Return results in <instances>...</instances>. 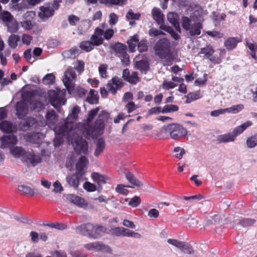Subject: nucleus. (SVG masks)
<instances>
[{
	"instance_id": "f257e3e1",
	"label": "nucleus",
	"mask_w": 257,
	"mask_h": 257,
	"mask_svg": "<svg viewBox=\"0 0 257 257\" xmlns=\"http://www.w3.org/2000/svg\"><path fill=\"white\" fill-rule=\"evenodd\" d=\"M110 118V114L102 110L98 114L93 126L87 125L84 129L82 134L87 139L100 136L103 133L105 127V122Z\"/></svg>"
},
{
	"instance_id": "f03ea898",
	"label": "nucleus",
	"mask_w": 257,
	"mask_h": 257,
	"mask_svg": "<svg viewBox=\"0 0 257 257\" xmlns=\"http://www.w3.org/2000/svg\"><path fill=\"white\" fill-rule=\"evenodd\" d=\"M79 112V107L78 106H74L66 119L61 121L54 127L53 131L55 133L63 136L67 134L72 128V123L77 120Z\"/></svg>"
},
{
	"instance_id": "7ed1b4c3",
	"label": "nucleus",
	"mask_w": 257,
	"mask_h": 257,
	"mask_svg": "<svg viewBox=\"0 0 257 257\" xmlns=\"http://www.w3.org/2000/svg\"><path fill=\"white\" fill-rule=\"evenodd\" d=\"M76 231L89 238H99L106 231L105 227L101 225H93L91 223L82 224L76 228Z\"/></svg>"
},
{
	"instance_id": "20e7f679",
	"label": "nucleus",
	"mask_w": 257,
	"mask_h": 257,
	"mask_svg": "<svg viewBox=\"0 0 257 257\" xmlns=\"http://www.w3.org/2000/svg\"><path fill=\"white\" fill-rule=\"evenodd\" d=\"M103 32L98 28H96L94 34L91 36L90 41H84L80 43V48L86 52H90L93 49L95 46H98L103 42Z\"/></svg>"
},
{
	"instance_id": "39448f33",
	"label": "nucleus",
	"mask_w": 257,
	"mask_h": 257,
	"mask_svg": "<svg viewBox=\"0 0 257 257\" xmlns=\"http://www.w3.org/2000/svg\"><path fill=\"white\" fill-rule=\"evenodd\" d=\"M161 131L163 133H168L170 137L176 140L186 137L187 135V131L183 126L177 123H172L167 126H164Z\"/></svg>"
},
{
	"instance_id": "423d86ee",
	"label": "nucleus",
	"mask_w": 257,
	"mask_h": 257,
	"mask_svg": "<svg viewBox=\"0 0 257 257\" xmlns=\"http://www.w3.org/2000/svg\"><path fill=\"white\" fill-rule=\"evenodd\" d=\"M182 27L187 34L191 37L196 36L201 34L202 24L200 22L193 23L187 17H182L181 19Z\"/></svg>"
},
{
	"instance_id": "0eeeda50",
	"label": "nucleus",
	"mask_w": 257,
	"mask_h": 257,
	"mask_svg": "<svg viewBox=\"0 0 257 257\" xmlns=\"http://www.w3.org/2000/svg\"><path fill=\"white\" fill-rule=\"evenodd\" d=\"M0 20L7 26L8 30L10 33H16L19 29V24L13 16L7 11H4L0 13Z\"/></svg>"
},
{
	"instance_id": "6e6552de",
	"label": "nucleus",
	"mask_w": 257,
	"mask_h": 257,
	"mask_svg": "<svg viewBox=\"0 0 257 257\" xmlns=\"http://www.w3.org/2000/svg\"><path fill=\"white\" fill-rule=\"evenodd\" d=\"M61 2V0H55L51 6H41L38 16L43 21H46L54 15L55 11L59 9L60 6L59 3Z\"/></svg>"
},
{
	"instance_id": "1a4fd4ad",
	"label": "nucleus",
	"mask_w": 257,
	"mask_h": 257,
	"mask_svg": "<svg viewBox=\"0 0 257 257\" xmlns=\"http://www.w3.org/2000/svg\"><path fill=\"white\" fill-rule=\"evenodd\" d=\"M170 43L166 38L159 40L154 46L155 53L160 58H166L170 53Z\"/></svg>"
},
{
	"instance_id": "9d476101",
	"label": "nucleus",
	"mask_w": 257,
	"mask_h": 257,
	"mask_svg": "<svg viewBox=\"0 0 257 257\" xmlns=\"http://www.w3.org/2000/svg\"><path fill=\"white\" fill-rule=\"evenodd\" d=\"M76 78V74L74 68L69 67L64 72L62 81L69 93L74 90Z\"/></svg>"
},
{
	"instance_id": "9b49d317",
	"label": "nucleus",
	"mask_w": 257,
	"mask_h": 257,
	"mask_svg": "<svg viewBox=\"0 0 257 257\" xmlns=\"http://www.w3.org/2000/svg\"><path fill=\"white\" fill-rule=\"evenodd\" d=\"M49 95L52 105L57 109L61 105H64L66 102V100L64 98V93L62 91H50Z\"/></svg>"
},
{
	"instance_id": "f8f14e48",
	"label": "nucleus",
	"mask_w": 257,
	"mask_h": 257,
	"mask_svg": "<svg viewBox=\"0 0 257 257\" xmlns=\"http://www.w3.org/2000/svg\"><path fill=\"white\" fill-rule=\"evenodd\" d=\"M123 85V82L121 79L117 76H114L108 81L106 84V88L110 93L115 95L117 91L120 90Z\"/></svg>"
},
{
	"instance_id": "ddd939ff",
	"label": "nucleus",
	"mask_w": 257,
	"mask_h": 257,
	"mask_svg": "<svg viewBox=\"0 0 257 257\" xmlns=\"http://www.w3.org/2000/svg\"><path fill=\"white\" fill-rule=\"evenodd\" d=\"M84 247L88 250L96 251L107 252L110 250V248L108 245H105L100 241H95L85 244Z\"/></svg>"
},
{
	"instance_id": "4468645a",
	"label": "nucleus",
	"mask_w": 257,
	"mask_h": 257,
	"mask_svg": "<svg viewBox=\"0 0 257 257\" xmlns=\"http://www.w3.org/2000/svg\"><path fill=\"white\" fill-rule=\"evenodd\" d=\"M214 51L211 46H207L202 48L200 52V54H204L205 57L209 59L212 63L218 64L221 62V59L217 56H213Z\"/></svg>"
},
{
	"instance_id": "2eb2a0df",
	"label": "nucleus",
	"mask_w": 257,
	"mask_h": 257,
	"mask_svg": "<svg viewBox=\"0 0 257 257\" xmlns=\"http://www.w3.org/2000/svg\"><path fill=\"white\" fill-rule=\"evenodd\" d=\"M82 174L78 172H76L67 176L66 179L67 183L70 187L74 189H77L79 185L80 178L82 176Z\"/></svg>"
},
{
	"instance_id": "dca6fc26",
	"label": "nucleus",
	"mask_w": 257,
	"mask_h": 257,
	"mask_svg": "<svg viewBox=\"0 0 257 257\" xmlns=\"http://www.w3.org/2000/svg\"><path fill=\"white\" fill-rule=\"evenodd\" d=\"M1 149H5L10 147L11 145H15L17 143V138L14 135L5 136L1 138Z\"/></svg>"
},
{
	"instance_id": "f3484780",
	"label": "nucleus",
	"mask_w": 257,
	"mask_h": 257,
	"mask_svg": "<svg viewBox=\"0 0 257 257\" xmlns=\"http://www.w3.org/2000/svg\"><path fill=\"white\" fill-rule=\"evenodd\" d=\"M74 149L78 153L86 154L88 152V144L85 140L81 139H76L75 141Z\"/></svg>"
},
{
	"instance_id": "a211bd4d",
	"label": "nucleus",
	"mask_w": 257,
	"mask_h": 257,
	"mask_svg": "<svg viewBox=\"0 0 257 257\" xmlns=\"http://www.w3.org/2000/svg\"><path fill=\"white\" fill-rule=\"evenodd\" d=\"M25 161L35 166L41 161V158L39 155H36L33 152H26L24 157Z\"/></svg>"
},
{
	"instance_id": "6ab92c4d",
	"label": "nucleus",
	"mask_w": 257,
	"mask_h": 257,
	"mask_svg": "<svg viewBox=\"0 0 257 257\" xmlns=\"http://www.w3.org/2000/svg\"><path fill=\"white\" fill-rule=\"evenodd\" d=\"M65 197L68 201L73 203L79 207H83L85 206L86 205L84 199L78 196H76L73 194H68L65 196Z\"/></svg>"
},
{
	"instance_id": "aec40b11",
	"label": "nucleus",
	"mask_w": 257,
	"mask_h": 257,
	"mask_svg": "<svg viewBox=\"0 0 257 257\" xmlns=\"http://www.w3.org/2000/svg\"><path fill=\"white\" fill-rule=\"evenodd\" d=\"M167 19L173 25L176 30L181 33L179 16L175 13L171 12L167 15Z\"/></svg>"
},
{
	"instance_id": "412c9836",
	"label": "nucleus",
	"mask_w": 257,
	"mask_h": 257,
	"mask_svg": "<svg viewBox=\"0 0 257 257\" xmlns=\"http://www.w3.org/2000/svg\"><path fill=\"white\" fill-rule=\"evenodd\" d=\"M101 4L104 5L107 7L112 6H118L122 7L125 5L128 0H98Z\"/></svg>"
},
{
	"instance_id": "4be33fe9",
	"label": "nucleus",
	"mask_w": 257,
	"mask_h": 257,
	"mask_svg": "<svg viewBox=\"0 0 257 257\" xmlns=\"http://www.w3.org/2000/svg\"><path fill=\"white\" fill-rule=\"evenodd\" d=\"M106 147L104 140L99 138L95 143V149L94 155L95 157H98L104 150Z\"/></svg>"
},
{
	"instance_id": "5701e85b",
	"label": "nucleus",
	"mask_w": 257,
	"mask_h": 257,
	"mask_svg": "<svg viewBox=\"0 0 257 257\" xmlns=\"http://www.w3.org/2000/svg\"><path fill=\"white\" fill-rule=\"evenodd\" d=\"M240 42L241 40L238 38L230 37L225 41L224 46L228 50H231L234 49Z\"/></svg>"
},
{
	"instance_id": "b1692460",
	"label": "nucleus",
	"mask_w": 257,
	"mask_h": 257,
	"mask_svg": "<svg viewBox=\"0 0 257 257\" xmlns=\"http://www.w3.org/2000/svg\"><path fill=\"white\" fill-rule=\"evenodd\" d=\"M88 160L85 156H81L79 158L78 162L76 165V172L83 174V170L84 168L87 165Z\"/></svg>"
},
{
	"instance_id": "393cba45",
	"label": "nucleus",
	"mask_w": 257,
	"mask_h": 257,
	"mask_svg": "<svg viewBox=\"0 0 257 257\" xmlns=\"http://www.w3.org/2000/svg\"><path fill=\"white\" fill-rule=\"evenodd\" d=\"M154 19L158 24H162L164 23V16L162 13L160 9L154 8L152 12Z\"/></svg>"
},
{
	"instance_id": "a878e982",
	"label": "nucleus",
	"mask_w": 257,
	"mask_h": 257,
	"mask_svg": "<svg viewBox=\"0 0 257 257\" xmlns=\"http://www.w3.org/2000/svg\"><path fill=\"white\" fill-rule=\"evenodd\" d=\"M252 122L251 121H247L243 123L241 125L235 127L232 132L233 135L234 136L235 139L238 135L241 134L244 130H245L248 126H250Z\"/></svg>"
},
{
	"instance_id": "bb28decb",
	"label": "nucleus",
	"mask_w": 257,
	"mask_h": 257,
	"mask_svg": "<svg viewBox=\"0 0 257 257\" xmlns=\"http://www.w3.org/2000/svg\"><path fill=\"white\" fill-rule=\"evenodd\" d=\"M0 129L4 133H11L13 132L15 127L11 122L3 120L0 123Z\"/></svg>"
},
{
	"instance_id": "cd10ccee",
	"label": "nucleus",
	"mask_w": 257,
	"mask_h": 257,
	"mask_svg": "<svg viewBox=\"0 0 257 257\" xmlns=\"http://www.w3.org/2000/svg\"><path fill=\"white\" fill-rule=\"evenodd\" d=\"M113 49L115 52V55L117 57H122L123 55L126 53V46L122 44L121 43H116L113 47Z\"/></svg>"
},
{
	"instance_id": "c85d7f7f",
	"label": "nucleus",
	"mask_w": 257,
	"mask_h": 257,
	"mask_svg": "<svg viewBox=\"0 0 257 257\" xmlns=\"http://www.w3.org/2000/svg\"><path fill=\"white\" fill-rule=\"evenodd\" d=\"M16 110L19 118H22L27 112V108L26 104L22 102H19L16 104Z\"/></svg>"
},
{
	"instance_id": "c756f323",
	"label": "nucleus",
	"mask_w": 257,
	"mask_h": 257,
	"mask_svg": "<svg viewBox=\"0 0 257 257\" xmlns=\"http://www.w3.org/2000/svg\"><path fill=\"white\" fill-rule=\"evenodd\" d=\"M46 122L50 126L54 125L57 120V115L54 110H49L46 115Z\"/></svg>"
},
{
	"instance_id": "7c9ffc66",
	"label": "nucleus",
	"mask_w": 257,
	"mask_h": 257,
	"mask_svg": "<svg viewBox=\"0 0 257 257\" xmlns=\"http://www.w3.org/2000/svg\"><path fill=\"white\" fill-rule=\"evenodd\" d=\"M18 190L20 192L24 195L34 196L36 194L35 189L32 188L26 185H22L18 186Z\"/></svg>"
},
{
	"instance_id": "2f4dec72",
	"label": "nucleus",
	"mask_w": 257,
	"mask_h": 257,
	"mask_svg": "<svg viewBox=\"0 0 257 257\" xmlns=\"http://www.w3.org/2000/svg\"><path fill=\"white\" fill-rule=\"evenodd\" d=\"M139 39L137 35L131 37L129 40H127V43L128 45L130 51L134 52L135 51L136 47L137 46Z\"/></svg>"
},
{
	"instance_id": "473e14b6",
	"label": "nucleus",
	"mask_w": 257,
	"mask_h": 257,
	"mask_svg": "<svg viewBox=\"0 0 257 257\" xmlns=\"http://www.w3.org/2000/svg\"><path fill=\"white\" fill-rule=\"evenodd\" d=\"M86 101L90 104H97L98 102L97 92L93 89H90Z\"/></svg>"
},
{
	"instance_id": "72a5a7b5",
	"label": "nucleus",
	"mask_w": 257,
	"mask_h": 257,
	"mask_svg": "<svg viewBox=\"0 0 257 257\" xmlns=\"http://www.w3.org/2000/svg\"><path fill=\"white\" fill-rule=\"evenodd\" d=\"M235 140L234 136L232 133L219 135L217 137V141L220 143L233 142Z\"/></svg>"
},
{
	"instance_id": "f704fd0d",
	"label": "nucleus",
	"mask_w": 257,
	"mask_h": 257,
	"mask_svg": "<svg viewBox=\"0 0 257 257\" xmlns=\"http://www.w3.org/2000/svg\"><path fill=\"white\" fill-rule=\"evenodd\" d=\"M121 236L134 237L136 238H140L142 236L139 233L134 232L130 229L124 228L123 227L122 229Z\"/></svg>"
},
{
	"instance_id": "c9c22d12",
	"label": "nucleus",
	"mask_w": 257,
	"mask_h": 257,
	"mask_svg": "<svg viewBox=\"0 0 257 257\" xmlns=\"http://www.w3.org/2000/svg\"><path fill=\"white\" fill-rule=\"evenodd\" d=\"M10 152L13 156L17 158H20L21 156L24 157L25 154L26 153L22 147H11L10 149Z\"/></svg>"
},
{
	"instance_id": "e433bc0d",
	"label": "nucleus",
	"mask_w": 257,
	"mask_h": 257,
	"mask_svg": "<svg viewBox=\"0 0 257 257\" xmlns=\"http://www.w3.org/2000/svg\"><path fill=\"white\" fill-rule=\"evenodd\" d=\"M126 178L128 181L132 185L137 187H142L143 184L138 179H137L133 174L130 172H127L125 174Z\"/></svg>"
},
{
	"instance_id": "4c0bfd02",
	"label": "nucleus",
	"mask_w": 257,
	"mask_h": 257,
	"mask_svg": "<svg viewBox=\"0 0 257 257\" xmlns=\"http://www.w3.org/2000/svg\"><path fill=\"white\" fill-rule=\"evenodd\" d=\"M20 40V37L19 35L12 34L9 37L8 42L10 47L15 49L17 47L18 42Z\"/></svg>"
},
{
	"instance_id": "58836bf2",
	"label": "nucleus",
	"mask_w": 257,
	"mask_h": 257,
	"mask_svg": "<svg viewBox=\"0 0 257 257\" xmlns=\"http://www.w3.org/2000/svg\"><path fill=\"white\" fill-rule=\"evenodd\" d=\"M64 56L67 59H75L79 55V50L76 48H71L63 53Z\"/></svg>"
},
{
	"instance_id": "ea45409f",
	"label": "nucleus",
	"mask_w": 257,
	"mask_h": 257,
	"mask_svg": "<svg viewBox=\"0 0 257 257\" xmlns=\"http://www.w3.org/2000/svg\"><path fill=\"white\" fill-rule=\"evenodd\" d=\"M201 95L200 92H190L186 96V100L185 101L186 103H190L192 101L196 100L198 99H199L201 97Z\"/></svg>"
},
{
	"instance_id": "a19ab883",
	"label": "nucleus",
	"mask_w": 257,
	"mask_h": 257,
	"mask_svg": "<svg viewBox=\"0 0 257 257\" xmlns=\"http://www.w3.org/2000/svg\"><path fill=\"white\" fill-rule=\"evenodd\" d=\"M246 45L250 51V55L251 57L256 60L257 59L256 55V53L257 52V45L255 43L246 42Z\"/></svg>"
},
{
	"instance_id": "79ce46f5",
	"label": "nucleus",
	"mask_w": 257,
	"mask_h": 257,
	"mask_svg": "<svg viewBox=\"0 0 257 257\" xmlns=\"http://www.w3.org/2000/svg\"><path fill=\"white\" fill-rule=\"evenodd\" d=\"M91 178L95 182L98 183V184L102 183L104 184L106 182L105 177L98 173H93L91 174Z\"/></svg>"
},
{
	"instance_id": "37998d69",
	"label": "nucleus",
	"mask_w": 257,
	"mask_h": 257,
	"mask_svg": "<svg viewBox=\"0 0 257 257\" xmlns=\"http://www.w3.org/2000/svg\"><path fill=\"white\" fill-rule=\"evenodd\" d=\"M244 108V105L242 104L233 105L230 107L225 108L226 112L236 113Z\"/></svg>"
},
{
	"instance_id": "c03bdc74",
	"label": "nucleus",
	"mask_w": 257,
	"mask_h": 257,
	"mask_svg": "<svg viewBox=\"0 0 257 257\" xmlns=\"http://www.w3.org/2000/svg\"><path fill=\"white\" fill-rule=\"evenodd\" d=\"M246 146L248 148H253L257 146V134L249 137L246 140Z\"/></svg>"
},
{
	"instance_id": "a18cd8bd",
	"label": "nucleus",
	"mask_w": 257,
	"mask_h": 257,
	"mask_svg": "<svg viewBox=\"0 0 257 257\" xmlns=\"http://www.w3.org/2000/svg\"><path fill=\"white\" fill-rule=\"evenodd\" d=\"M256 220L251 218H243L239 220V224L243 227L252 226Z\"/></svg>"
},
{
	"instance_id": "49530a36",
	"label": "nucleus",
	"mask_w": 257,
	"mask_h": 257,
	"mask_svg": "<svg viewBox=\"0 0 257 257\" xmlns=\"http://www.w3.org/2000/svg\"><path fill=\"white\" fill-rule=\"evenodd\" d=\"M74 69L80 74L84 70V62L82 60H78L73 63Z\"/></svg>"
},
{
	"instance_id": "de8ad7c7",
	"label": "nucleus",
	"mask_w": 257,
	"mask_h": 257,
	"mask_svg": "<svg viewBox=\"0 0 257 257\" xmlns=\"http://www.w3.org/2000/svg\"><path fill=\"white\" fill-rule=\"evenodd\" d=\"M179 107L174 104H167L163 107L162 113H169L178 111Z\"/></svg>"
},
{
	"instance_id": "09e8293b",
	"label": "nucleus",
	"mask_w": 257,
	"mask_h": 257,
	"mask_svg": "<svg viewBox=\"0 0 257 257\" xmlns=\"http://www.w3.org/2000/svg\"><path fill=\"white\" fill-rule=\"evenodd\" d=\"M100 29L103 32L102 38L106 40H110L114 35V31L112 29H107L105 31L100 29V28H98Z\"/></svg>"
},
{
	"instance_id": "8fccbe9b",
	"label": "nucleus",
	"mask_w": 257,
	"mask_h": 257,
	"mask_svg": "<svg viewBox=\"0 0 257 257\" xmlns=\"http://www.w3.org/2000/svg\"><path fill=\"white\" fill-rule=\"evenodd\" d=\"M136 66L141 71H146L149 68L148 63L144 60L137 62Z\"/></svg>"
},
{
	"instance_id": "3c124183",
	"label": "nucleus",
	"mask_w": 257,
	"mask_h": 257,
	"mask_svg": "<svg viewBox=\"0 0 257 257\" xmlns=\"http://www.w3.org/2000/svg\"><path fill=\"white\" fill-rule=\"evenodd\" d=\"M125 187L132 188V186H130L129 185L125 186L122 184H119L117 185V186H116L115 188V191L116 192L119 194L126 195L128 194V191L125 188Z\"/></svg>"
},
{
	"instance_id": "603ef678",
	"label": "nucleus",
	"mask_w": 257,
	"mask_h": 257,
	"mask_svg": "<svg viewBox=\"0 0 257 257\" xmlns=\"http://www.w3.org/2000/svg\"><path fill=\"white\" fill-rule=\"evenodd\" d=\"M122 227H114L109 229L108 233L113 236H121Z\"/></svg>"
},
{
	"instance_id": "864d4df0",
	"label": "nucleus",
	"mask_w": 257,
	"mask_h": 257,
	"mask_svg": "<svg viewBox=\"0 0 257 257\" xmlns=\"http://www.w3.org/2000/svg\"><path fill=\"white\" fill-rule=\"evenodd\" d=\"M108 66L106 64H101L98 68L99 73L100 76L104 78H107L108 76L107 75V69Z\"/></svg>"
},
{
	"instance_id": "5fc2aeb1",
	"label": "nucleus",
	"mask_w": 257,
	"mask_h": 257,
	"mask_svg": "<svg viewBox=\"0 0 257 257\" xmlns=\"http://www.w3.org/2000/svg\"><path fill=\"white\" fill-rule=\"evenodd\" d=\"M177 86V84L173 81L164 80L162 84V88L166 90L173 89Z\"/></svg>"
},
{
	"instance_id": "6e6d98bb",
	"label": "nucleus",
	"mask_w": 257,
	"mask_h": 257,
	"mask_svg": "<svg viewBox=\"0 0 257 257\" xmlns=\"http://www.w3.org/2000/svg\"><path fill=\"white\" fill-rule=\"evenodd\" d=\"M141 17L140 13H134L132 10H130L126 15V17L128 20H139Z\"/></svg>"
},
{
	"instance_id": "4d7b16f0",
	"label": "nucleus",
	"mask_w": 257,
	"mask_h": 257,
	"mask_svg": "<svg viewBox=\"0 0 257 257\" xmlns=\"http://www.w3.org/2000/svg\"><path fill=\"white\" fill-rule=\"evenodd\" d=\"M168 242L176 247L179 248L181 249L182 247L183 246L184 243L185 242L181 241L175 239H168Z\"/></svg>"
},
{
	"instance_id": "13d9d810",
	"label": "nucleus",
	"mask_w": 257,
	"mask_h": 257,
	"mask_svg": "<svg viewBox=\"0 0 257 257\" xmlns=\"http://www.w3.org/2000/svg\"><path fill=\"white\" fill-rule=\"evenodd\" d=\"M140 81V79L138 76V73L136 72H133L130 75L127 81L132 84H136Z\"/></svg>"
},
{
	"instance_id": "bf43d9fd",
	"label": "nucleus",
	"mask_w": 257,
	"mask_h": 257,
	"mask_svg": "<svg viewBox=\"0 0 257 257\" xmlns=\"http://www.w3.org/2000/svg\"><path fill=\"white\" fill-rule=\"evenodd\" d=\"M42 103L38 100H33L30 103L31 108L39 111L43 107Z\"/></svg>"
},
{
	"instance_id": "052dcab7",
	"label": "nucleus",
	"mask_w": 257,
	"mask_h": 257,
	"mask_svg": "<svg viewBox=\"0 0 257 257\" xmlns=\"http://www.w3.org/2000/svg\"><path fill=\"white\" fill-rule=\"evenodd\" d=\"M55 79V76L52 74H47L44 77L43 81L47 84H51L54 82Z\"/></svg>"
},
{
	"instance_id": "680f3d73",
	"label": "nucleus",
	"mask_w": 257,
	"mask_h": 257,
	"mask_svg": "<svg viewBox=\"0 0 257 257\" xmlns=\"http://www.w3.org/2000/svg\"><path fill=\"white\" fill-rule=\"evenodd\" d=\"M137 46L138 50L140 52H145L148 50V45L146 41L142 40L139 42Z\"/></svg>"
},
{
	"instance_id": "e2e57ef3",
	"label": "nucleus",
	"mask_w": 257,
	"mask_h": 257,
	"mask_svg": "<svg viewBox=\"0 0 257 257\" xmlns=\"http://www.w3.org/2000/svg\"><path fill=\"white\" fill-rule=\"evenodd\" d=\"M149 34L151 37H157L160 35H165V33L156 28H152L149 31Z\"/></svg>"
},
{
	"instance_id": "0e129e2a",
	"label": "nucleus",
	"mask_w": 257,
	"mask_h": 257,
	"mask_svg": "<svg viewBox=\"0 0 257 257\" xmlns=\"http://www.w3.org/2000/svg\"><path fill=\"white\" fill-rule=\"evenodd\" d=\"M125 108L127 109L128 113H131L138 108V106L136 105L133 101H128L125 105Z\"/></svg>"
},
{
	"instance_id": "69168bd1",
	"label": "nucleus",
	"mask_w": 257,
	"mask_h": 257,
	"mask_svg": "<svg viewBox=\"0 0 257 257\" xmlns=\"http://www.w3.org/2000/svg\"><path fill=\"white\" fill-rule=\"evenodd\" d=\"M83 188L84 189L89 192L94 191L96 189V186L89 182H86L84 183Z\"/></svg>"
},
{
	"instance_id": "338daca9",
	"label": "nucleus",
	"mask_w": 257,
	"mask_h": 257,
	"mask_svg": "<svg viewBox=\"0 0 257 257\" xmlns=\"http://www.w3.org/2000/svg\"><path fill=\"white\" fill-rule=\"evenodd\" d=\"M99 110V107H96L94 109L91 110L89 112L88 116L87 117L88 122L89 123L92 121L94 117L96 115Z\"/></svg>"
},
{
	"instance_id": "774afa93",
	"label": "nucleus",
	"mask_w": 257,
	"mask_h": 257,
	"mask_svg": "<svg viewBox=\"0 0 257 257\" xmlns=\"http://www.w3.org/2000/svg\"><path fill=\"white\" fill-rule=\"evenodd\" d=\"M33 39V37L27 34H24L22 36V41L24 44L29 45Z\"/></svg>"
}]
</instances>
